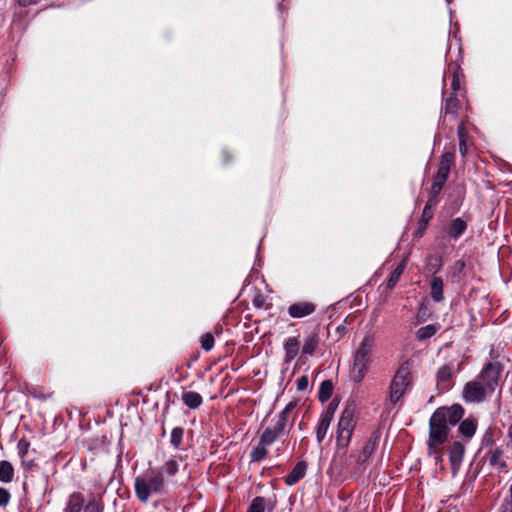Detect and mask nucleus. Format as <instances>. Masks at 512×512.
Returning a JSON list of instances; mask_svg holds the SVG:
<instances>
[{
    "mask_svg": "<svg viewBox=\"0 0 512 512\" xmlns=\"http://www.w3.org/2000/svg\"><path fill=\"white\" fill-rule=\"evenodd\" d=\"M333 385L330 381L322 382L319 389V400L321 402H326L332 395Z\"/></svg>",
    "mask_w": 512,
    "mask_h": 512,
    "instance_id": "nucleus-27",
    "label": "nucleus"
},
{
    "mask_svg": "<svg viewBox=\"0 0 512 512\" xmlns=\"http://www.w3.org/2000/svg\"><path fill=\"white\" fill-rule=\"evenodd\" d=\"M134 489L138 500L142 503H146L151 495L163 492V476L160 473H155L154 471L138 476L135 479Z\"/></svg>",
    "mask_w": 512,
    "mask_h": 512,
    "instance_id": "nucleus-4",
    "label": "nucleus"
},
{
    "mask_svg": "<svg viewBox=\"0 0 512 512\" xmlns=\"http://www.w3.org/2000/svg\"><path fill=\"white\" fill-rule=\"evenodd\" d=\"M358 415L357 407L354 402H349L343 408L336 430L337 445L341 448H347L350 444L353 431L356 427Z\"/></svg>",
    "mask_w": 512,
    "mask_h": 512,
    "instance_id": "nucleus-3",
    "label": "nucleus"
},
{
    "mask_svg": "<svg viewBox=\"0 0 512 512\" xmlns=\"http://www.w3.org/2000/svg\"><path fill=\"white\" fill-rule=\"evenodd\" d=\"M85 512H99V507H98V505L95 502H90L86 506Z\"/></svg>",
    "mask_w": 512,
    "mask_h": 512,
    "instance_id": "nucleus-41",
    "label": "nucleus"
},
{
    "mask_svg": "<svg viewBox=\"0 0 512 512\" xmlns=\"http://www.w3.org/2000/svg\"><path fill=\"white\" fill-rule=\"evenodd\" d=\"M379 443V437L377 435H372L366 444L363 446L360 454L357 457V463L362 465L366 463L369 458L375 453Z\"/></svg>",
    "mask_w": 512,
    "mask_h": 512,
    "instance_id": "nucleus-11",
    "label": "nucleus"
},
{
    "mask_svg": "<svg viewBox=\"0 0 512 512\" xmlns=\"http://www.w3.org/2000/svg\"><path fill=\"white\" fill-rule=\"evenodd\" d=\"M182 401L186 406H188L191 409L198 408L202 402V396L194 391H185L182 393Z\"/></svg>",
    "mask_w": 512,
    "mask_h": 512,
    "instance_id": "nucleus-16",
    "label": "nucleus"
},
{
    "mask_svg": "<svg viewBox=\"0 0 512 512\" xmlns=\"http://www.w3.org/2000/svg\"><path fill=\"white\" fill-rule=\"evenodd\" d=\"M454 373V369L452 365L446 364L443 365L437 372V378L439 381H447L449 380Z\"/></svg>",
    "mask_w": 512,
    "mask_h": 512,
    "instance_id": "nucleus-29",
    "label": "nucleus"
},
{
    "mask_svg": "<svg viewBox=\"0 0 512 512\" xmlns=\"http://www.w3.org/2000/svg\"><path fill=\"white\" fill-rule=\"evenodd\" d=\"M437 203H438V200L434 199V198H429V200L427 201V203L424 207V210L422 213V219H421L422 222L424 223V225H426L432 218L433 210L436 207Z\"/></svg>",
    "mask_w": 512,
    "mask_h": 512,
    "instance_id": "nucleus-24",
    "label": "nucleus"
},
{
    "mask_svg": "<svg viewBox=\"0 0 512 512\" xmlns=\"http://www.w3.org/2000/svg\"><path fill=\"white\" fill-rule=\"evenodd\" d=\"M443 186L444 185L439 184V183L433 181V184L431 186L430 198L437 199V196L439 195V193H440V191H441Z\"/></svg>",
    "mask_w": 512,
    "mask_h": 512,
    "instance_id": "nucleus-39",
    "label": "nucleus"
},
{
    "mask_svg": "<svg viewBox=\"0 0 512 512\" xmlns=\"http://www.w3.org/2000/svg\"><path fill=\"white\" fill-rule=\"evenodd\" d=\"M502 371L503 366L497 361H492L483 367L477 377L488 388L489 394L499 386Z\"/></svg>",
    "mask_w": 512,
    "mask_h": 512,
    "instance_id": "nucleus-7",
    "label": "nucleus"
},
{
    "mask_svg": "<svg viewBox=\"0 0 512 512\" xmlns=\"http://www.w3.org/2000/svg\"><path fill=\"white\" fill-rule=\"evenodd\" d=\"M10 494L7 489L0 487V506H6L9 503Z\"/></svg>",
    "mask_w": 512,
    "mask_h": 512,
    "instance_id": "nucleus-38",
    "label": "nucleus"
},
{
    "mask_svg": "<svg viewBox=\"0 0 512 512\" xmlns=\"http://www.w3.org/2000/svg\"><path fill=\"white\" fill-rule=\"evenodd\" d=\"M443 281L440 277H433L431 282H430V295H431V298L436 301V302H440L443 300L444 298V293H443Z\"/></svg>",
    "mask_w": 512,
    "mask_h": 512,
    "instance_id": "nucleus-15",
    "label": "nucleus"
},
{
    "mask_svg": "<svg viewBox=\"0 0 512 512\" xmlns=\"http://www.w3.org/2000/svg\"><path fill=\"white\" fill-rule=\"evenodd\" d=\"M267 453V445L259 441L258 445L251 452V458L253 461L259 462L266 457Z\"/></svg>",
    "mask_w": 512,
    "mask_h": 512,
    "instance_id": "nucleus-26",
    "label": "nucleus"
},
{
    "mask_svg": "<svg viewBox=\"0 0 512 512\" xmlns=\"http://www.w3.org/2000/svg\"><path fill=\"white\" fill-rule=\"evenodd\" d=\"M404 268H405V260L402 261L396 268L395 270L392 272V274L390 275L389 279H388V282H387V286L388 288H393L395 286V284L397 283V281L399 280L400 276L402 275L403 271H404Z\"/></svg>",
    "mask_w": 512,
    "mask_h": 512,
    "instance_id": "nucleus-28",
    "label": "nucleus"
},
{
    "mask_svg": "<svg viewBox=\"0 0 512 512\" xmlns=\"http://www.w3.org/2000/svg\"><path fill=\"white\" fill-rule=\"evenodd\" d=\"M435 460H436V461H441V460H442V458H441V456H436V457H435Z\"/></svg>",
    "mask_w": 512,
    "mask_h": 512,
    "instance_id": "nucleus-47",
    "label": "nucleus"
},
{
    "mask_svg": "<svg viewBox=\"0 0 512 512\" xmlns=\"http://www.w3.org/2000/svg\"><path fill=\"white\" fill-rule=\"evenodd\" d=\"M509 436H510L511 441H512V426L509 428Z\"/></svg>",
    "mask_w": 512,
    "mask_h": 512,
    "instance_id": "nucleus-46",
    "label": "nucleus"
},
{
    "mask_svg": "<svg viewBox=\"0 0 512 512\" xmlns=\"http://www.w3.org/2000/svg\"><path fill=\"white\" fill-rule=\"evenodd\" d=\"M182 463V458L180 456H174L167 460L161 468V471L167 476H174Z\"/></svg>",
    "mask_w": 512,
    "mask_h": 512,
    "instance_id": "nucleus-17",
    "label": "nucleus"
},
{
    "mask_svg": "<svg viewBox=\"0 0 512 512\" xmlns=\"http://www.w3.org/2000/svg\"><path fill=\"white\" fill-rule=\"evenodd\" d=\"M331 422L332 420L320 416L319 423L316 428V438L319 443L324 440Z\"/></svg>",
    "mask_w": 512,
    "mask_h": 512,
    "instance_id": "nucleus-21",
    "label": "nucleus"
},
{
    "mask_svg": "<svg viewBox=\"0 0 512 512\" xmlns=\"http://www.w3.org/2000/svg\"><path fill=\"white\" fill-rule=\"evenodd\" d=\"M83 506V498L80 494L70 496L65 512H80Z\"/></svg>",
    "mask_w": 512,
    "mask_h": 512,
    "instance_id": "nucleus-23",
    "label": "nucleus"
},
{
    "mask_svg": "<svg viewBox=\"0 0 512 512\" xmlns=\"http://www.w3.org/2000/svg\"><path fill=\"white\" fill-rule=\"evenodd\" d=\"M465 453V447L460 442H454L449 451V460L452 474L456 475L459 471Z\"/></svg>",
    "mask_w": 512,
    "mask_h": 512,
    "instance_id": "nucleus-10",
    "label": "nucleus"
},
{
    "mask_svg": "<svg viewBox=\"0 0 512 512\" xmlns=\"http://www.w3.org/2000/svg\"><path fill=\"white\" fill-rule=\"evenodd\" d=\"M337 409V403L331 401L326 407L325 411L321 414L322 417L333 420L334 413Z\"/></svg>",
    "mask_w": 512,
    "mask_h": 512,
    "instance_id": "nucleus-37",
    "label": "nucleus"
},
{
    "mask_svg": "<svg viewBox=\"0 0 512 512\" xmlns=\"http://www.w3.org/2000/svg\"><path fill=\"white\" fill-rule=\"evenodd\" d=\"M490 356L493 360H495L496 358H498V354L494 352V349H491L490 350Z\"/></svg>",
    "mask_w": 512,
    "mask_h": 512,
    "instance_id": "nucleus-44",
    "label": "nucleus"
},
{
    "mask_svg": "<svg viewBox=\"0 0 512 512\" xmlns=\"http://www.w3.org/2000/svg\"><path fill=\"white\" fill-rule=\"evenodd\" d=\"M510 497H511V501H512V483H511V486H510Z\"/></svg>",
    "mask_w": 512,
    "mask_h": 512,
    "instance_id": "nucleus-48",
    "label": "nucleus"
},
{
    "mask_svg": "<svg viewBox=\"0 0 512 512\" xmlns=\"http://www.w3.org/2000/svg\"><path fill=\"white\" fill-rule=\"evenodd\" d=\"M464 411L460 405L438 408L429 421L428 454H436L447 441L448 434L454 425L463 417Z\"/></svg>",
    "mask_w": 512,
    "mask_h": 512,
    "instance_id": "nucleus-1",
    "label": "nucleus"
},
{
    "mask_svg": "<svg viewBox=\"0 0 512 512\" xmlns=\"http://www.w3.org/2000/svg\"><path fill=\"white\" fill-rule=\"evenodd\" d=\"M18 3L22 6L31 5L37 2V0H17Z\"/></svg>",
    "mask_w": 512,
    "mask_h": 512,
    "instance_id": "nucleus-43",
    "label": "nucleus"
},
{
    "mask_svg": "<svg viewBox=\"0 0 512 512\" xmlns=\"http://www.w3.org/2000/svg\"><path fill=\"white\" fill-rule=\"evenodd\" d=\"M452 89L454 92L460 89V81L456 76H454L452 80Z\"/></svg>",
    "mask_w": 512,
    "mask_h": 512,
    "instance_id": "nucleus-42",
    "label": "nucleus"
},
{
    "mask_svg": "<svg viewBox=\"0 0 512 512\" xmlns=\"http://www.w3.org/2000/svg\"><path fill=\"white\" fill-rule=\"evenodd\" d=\"M30 447V443L26 439H20L17 444L18 454L19 456L24 459L26 454L28 453ZM25 462V460H23Z\"/></svg>",
    "mask_w": 512,
    "mask_h": 512,
    "instance_id": "nucleus-36",
    "label": "nucleus"
},
{
    "mask_svg": "<svg viewBox=\"0 0 512 512\" xmlns=\"http://www.w3.org/2000/svg\"><path fill=\"white\" fill-rule=\"evenodd\" d=\"M319 345V337L315 334L307 336L302 346V354L313 355Z\"/></svg>",
    "mask_w": 512,
    "mask_h": 512,
    "instance_id": "nucleus-19",
    "label": "nucleus"
},
{
    "mask_svg": "<svg viewBox=\"0 0 512 512\" xmlns=\"http://www.w3.org/2000/svg\"><path fill=\"white\" fill-rule=\"evenodd\" d=\"M466 228L467 224L464 220L455 218L449 226L448 233L452 238L457 239L464 233Z\"/></svg>",
    "mask_w": 512,
    "mask_h": 512,
    "instance_id": "nucleus-18",
    "label": "nucleus"
},
{
    "mask_svg": "<svg viewBox=\"0 0 512 512\" xmlns=\"http://www.w3.org/2000/svg\"><path fill=\"white\" fill-rule=\"evenodd\" d=\"M375 347V335L367 333L355 348L351 369V378L354 382L360 383L365 378L369 367L373 362Z\"/></svg>",
    "mask_w": 512,
    "mask_h": 512,
    "instance_id": "nucleus-2",
    "label": "nucleus"
},
{
    "mask_svg": "<svg viewBox=\"0 0 512 512\" xmlns=\"http://www.w3.org/2000/svg\"><path fill=\"white\" fill-rule=\"evenodd\" d=\"M458 108H459L458 100L454 97H450L449 99L446 100V103L444 106V112H445V114L456 115Z\"/></svg>",
    "mask_w": 512,
    "mask_h": 512,
    "instance_id": "nucleus-31",
    "label": "nucleus"
},
{
    "mask_svg": "<svg viewBox=\"0 0 512 512\" xmlns=\"http://www.w3.org/2000/svg\"><path fill=\"white\" fill-rule=\"evenodd\" d=\"M307 470V465L304 462H298L292 471L286 476L285 482L289 486L295 485L300 479H302Z\"/></svg>",
    "mask_w": 512,
    "mask_h": 512,
    "instance_id": "nucleus-14",
    "label": "nucleus"
},
{
    "mask_svg": "<svg viewBox=\"0 0 512 512\" xmlns=\"http://www.w3.org/2000/svg\"><path fill=\"white\" fill-rule=\"evenodd\" d=\"M458 136H459V150L462 156H465L467 152L466 140H465V132L464 126L461 124L458 128Z\"/></svg>",
    "mask_w": 512,
    "mask_h": 512,
    "instance_id": "nucleus-34",
    "label": "nucleus"
},
{
    "mask_svg": "<svg viewBox=\"0 0 512 512\" xmlns=\"http://www.w3.org/2000/svg\"><path fill=\"white\" fill-rule=\"evenodd\" d=\"M476 422L472 419H465L464 421H462L459 425V432L467 437V438H471L474 434H475V431H476Z\"/></svg>",
    "mask_w": 512,
    "mask_h": 512,
    "instance_id": "nucleus-22",
    "label": "nucleus"
},
{
    "mask_svg": "<svg viewBox=\"0 0 512 512\" xmlns=\"http://www.w3.org/2000/svg\"><path fill=\"white\" fill-rule=\"evenodd\" d=\"M488 393V388L477 378L465 385L463 398L466 402H481Z\"/></svg>",
    "mask_w": 512,
    "mask_h": 512,
    "instance_id": "nucleus-8",
    "label": "nucleus"
},
{
    "mask_svg": "<svg viewBox=\"0 0 512 512\" xmlns=\"http://www.w3.org/2000/svg\"><path fill=\"white\" fill-rule=\"evenodd\" d=\"M315 310V306L312 303L300 302L291 305L288 309L289 315L293 318H302L310 315Z\"/></svg>",
    "mask_w": 512,
    "mask_h": 512,
    "instance_id": "nucleus-12",
    "label": "nucleus"
},
{
    "mask_svg": "<svg viewBox=\"0 0 512 512\" xmlns=\"http://www.w3.org/2000/svg\"><path fill=\"white\" fill-rule=\"evenodd\" d=\"M453 161H454L453 153H445L442 155L437 174L434 177V182H437L442 185L445 184Z\"/></svg>",
    "mask_w": 512,
    "mask_h": 512,
    "instance_id": "nucleus-9",
    "label": "nucleus"
},
{
    "mask_svg": "<svg viewBox=\"0 0 512 512\" xmlns=\"http://www.w3.org/2000/svg\"><path fill=\"white\" fill-rule=\"evenodd\" d=\"M437 330L438 327L436 325H426L418 329V331L416 332V337L418 340H426L434 336Z\"/></svg>",
    "mask_w": 512,
    "mask_h": 512,
    "instance_id": "nucleus-25",
    "label": "nucleus"
},
{
    "mask_svg": "<svg viewBox=\"0 0 512 512\" xmlns=\"http://www.w3.org/2000/svg\"><path fill=\"white\" fill-rule=\"evenodd\" d=\"M14 476V469L10 462L2 460L0 461V481L9 483L12 481Z\"/></svg>",
    "mask_w": 512,
    "mask_h": 512,
    "instance_id": "nucleus-20",
    "label": "nucleus"
},
{
    "mask_svg": "<svg viewBox=\"0 0 512 512\" xmlns=\"http://www.w3.org/2000/svg\"><path fill=\"white\" fill-rule=\"evenodd\" d=\"M248 512H265L264 498L256 497L249 506Z\"/></svg>",
    "mask_w": 512,
    "mask_h": 512,
    "instance_id": "nucleus-32",
    "label": "nucleus"
},
{
    "mask_svg": "<svg viewBox=\"0 0 512 512\" xmlns=\"http://www.w3.org/2000/svg\"><path fill=\"white\" fill-rule=\"evenodd\" d=\"M295 406L296 404L294 402H290L286 405V407L279 413L275 424L273 426L267 427L263 431L260 437L261 443L269 446L276 441V439L284 432L287 425L288 416L295 408Z\"/></svg>",
    "mask_w": 512,
    "mask_h": 512,
    "instance_id": "nucleus-6",
    "label": "nucleus"
},
{
    "mask_svg": "<svg viewBox=\"0 0 512 512\" xmlns=\"http://www.w3.org/2000/svg\"><path fill=\"white\" fill-rule=\"evenodd\" d=\"M489 462L493 466H497L499 468H505L506 464L502 460V451L500 449H495L489 458Z\"/></svg>",
    "mask_w": 512,
    "mask_h": 512,
    "instance_id": "nucleus-30",
    "label": "nucleus"
},
{
    "mask_svg": "<svg viewBox=\"0 0 512 512\" xmlns=\"http://www.w3.org/2000/svg\"><path fill=\"white\" fill-rule=\"evenodd\" d=\"M300 343L297 337H289L284 342L285 361H293L299 354Z\"/></svg>",
    "mask_w": 512,
    "mask_h": 512,
    "instance_id": "nucleus-13",
    "label": "nucleus"
},
{
    "mask_svg": "<svg viewBox=\"0 0 512 512\" xmlns=\"http://www.w3.org/2000/svg\"><path fill=\"white\" fill-rule=\"evenodd\" d=\"M214 346V337L210 333H206L201 337V347L205 351H210Z\"/></svg>",
    "mask_w": 512,
    "mask_h": 512,
    "instance_id": "nucleus-35",
    "label": "nucleus"
},
{
    "mask_svg": "<svg viewBox=\"0 0 512 512\" xmlns=\"http://www.w3.org/2000/svg\"><path fill=\"white\" fill-rule=\"evenodd\" d=\"M183 438V429L180 427H176L171 432V444L178 448L182 442Z\"/></svg>",
    "mask_w": 512,
    "mask_h": 512,
    "instance_id": "nucleus-33",
    "label": "nucleus"
},
{
    "mask_svg": "<svg viewBox=\"0 0 512 512\" xmlns=\"http://www.w3.org/2000/svg\"><path fill=\"white\" fill-rule=\"evenodd\" d=\"M254 304H255L256 306L260 307V306H261V304H262V302H261L258 298H256V299L254 300Z\"/></svg>",
    "mask_w": 512,
    "mask_h": 512,
    "instance_id": "nucleus-45",
    "label": "nucleus"
},
{
    "mask_svg": "<svg viewBox=\"0 0 512 512\" xmlns=\"http://www.w3.org/2000/svg\"><path fill=\"white\" fill-rule=\"evenodd\" d=\"M411 381V367L408 362H405L398 368L390 383L389 401L392 404H397L401 400Z\"/></svg>",
    "mask_w": 512,
    "mask_h": 512,
    "instance_id": "nucleus-5",
    "label": "nucleus"
},
{
    "mask_svg": "<svg viewBox=\"0 0 512 512\" xmlns=\"http://www.w3.org/2000/svg\"><path fill=\"white\" fill-rule=\"evenodd\" d=\"M309 381L307 376H301L297 379V389L302 391L308 387Z\"/></svg>",
    "mask_w": 512,
    "mask_h": 512,
    "instance_id": "nucleus-40",
    "label": "nucleus"
}]
</instances>
